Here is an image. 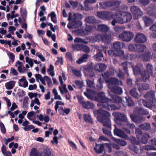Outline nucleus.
<instances>
[{"mask_svg":"<svg viewBox=\"0 0 156 156\" xmlns=\"http://www.w3.org/2000/svg\"><path fill=\"white\" fill-rule=\"evenodd\" d=\"M143 20L144 22L145 26L147 27L151 25L153 22L152 19L148 17L145 16L143 18Z\"/></svg>","mask_w":156,"mask_h":156,"instance_id":"a19ab883","label":"nucleus"},{"mask_svg":"<svg viewBox=\"0 0 156 156\" xmlns=\"http://www.w3.org/2000/svg\"><path fill=\"white\" fill-rule=\"evenodd\" d=\"M140 149L141 151H143L144 149L147 151L156 150V148L155 147L153 146L148 145H145L143 147H140Z\"/></svg>","mask_w":156,"mask_h":156,"instance_id":"79ce46f5","label":"nucleus"},{"mask_svg":"<svg viewBox=\"0 0 156 156\" xmlns=\"http://www.w3.org/2000/svg\"><path fill=\"white\" fill-rule=\"evenodd\" d=\"M18 83L19 86L25 88L27 87L28 85V83L24 76H23L19 80Z\"/></svg>","mask_w":156,"mask_h":156,"instance_id":"c756f323","label":"nucleus"},{"mask_svg":"<svg viewBox=\"0 0 156 156\" xmlns=\"http://www.w3.org/2000/svg\"><path fill=\"white\" fill-rule=\"evenodd\" d=\"M137 86L138 90L140 92L143 90H147L149 88V85L146 83H139Z\"/></svg>","mask_w":156,"mask_h":156,"instance_id":"c85d7f7f","label":"nucleus"},{"mask_svg":"<svg viewBox=\"0 0 156 156\" xmlns=\"http://www.w3.org/2000/svg\"><path fill=\"white\" fill-rule=\"evenodd\" d=\"M93 113L98 122L103 123V126L111 129L112 124L110 118L111 114L108 112L100 108L98 110H94Z\"/></svg>","mask_w":156,"mask_h":156,"instance_id":"f257e3e1","label":"nucleus"},{"mask_svg":"<svg viewBox=\"0 0 156 156\" xmlns=\"http://www.w3.org/2000/svg\"><path fill=\"white\" fill-rule=\"evenodd\" d=\"M149 143L156 146V138H154L149 140Z\"/></svg>","mask_w":156,"mask_h":156,"instance_id":"774afa93","label":"nucleus"},{"mask_svg":"<svg viewBox=\"0 0 156 156\" xmlns=\"http://www.w3.org/2000/svg\"><path fill=\"white\" fill-rule=\"evenodd\" d=\"M150 138L148 133H146L143 135L140 139V141L144 144H146L147 142L148 139Z\"/></svg>","mask_w":156,"mask_h":156,"instance_id":"e433bc0d","label":"nucleus"},{"mask_svg":"<svg viewBox=\"0 0 156 156\" xmlns=\"http://www.w3.org/2000/svg\"><path fill=\"white\" fill-rule=\"evenodd\" d=\"M72 14L70 12L68 20L69 22L67 25V27L69 29L74 28L77 27L78 26V14L75 13L72 16Z\"/></svg>","mask_w":156,"mask_h":156,"instance_id":"423d86ee","label":"nucleus"},{"mask_svg":"<svg viewBox=\"0 0 156 156\" xmlns=\"http://www.w3.org/2000/svg\"><path fill=\"white\" fill-rule=\"evenodd\" d=\"M130 10L136 19H138L143 15V12L137 6L133 5L131 7Z\"/></svg>","mask_w":156,"mask_h":156,"instance_id":"2eb2a0df","label":"nucleus"},{"mask_svg":"<svg viewBox=\"0 0 156 156\" xmlns=\"http://www.w3.org/2000/svg\"><path fill=\"white\" fill-rule=\"evenodd\" d=\"M89 56V55L87 53L83 54L81 58L79 59V64H81L83 62H86Z\"/></svg>","mask_w":156,"mask_h":156,"instance_id":"09e8293b","label":"nucleus"},{"mask_svg":"<svg viewBox=\"0 0 156 156\" xmlns=\"http://www.w3.org/2000/svg\"><path fill=\"white\" fill-rule=\"evenodd\" d=\"M35 76L36 78V81L39 82V80H40L41 82L44 85H46V82L44 80V77L43 78L42 76L39 74H37L35 75Z\"/></svg>","mask_w":156,"mask_h":156,"instance_id":"49530a36","label":"nucleus"},{"mask_svg":"<svg viewBox=\"0 0 156 156\" xmlns=\"http://www.w3.org/2000/svg\"><path fill=\"white\" fill-rule=\"evenodd\" d=\"M115 84H109L108 87L110 89L111 91L114 93L116 94H121L122 92V89L121 87L113 85Z\"/></svg>","mask_w":156,"mask_h":156,"instance_id":"f3484780","label":"nucleus"},{"mask_svg":"<svg viewBox=\"0 0 156 156\" xmlns=\"http://www.w3.org/2000/svg\"><path fill=\"white\" fill-rule=\"evenodd\" d=\"M129 92L131 95L134 98L138 99L139 98V95L138 94L136 89H131Z\"/></svg>","mask_w":156,"mask_h":156,"instance_id":"c03bdc74","label":"nucleus"},{"mask_svg":"<svg viewBox=\"0 0 156 156\" xmlns=\"http://www.w3.org/2000/svg\"><path fill=\"white\" fill-rule=\"evenodd\" d=\"M139 3L142 5H146L148 4L149 0H139Z\"/></svg>","mask_w":156,"mask_h":156,"instance_id":"0e129e2a","label":"nucleus"},{"mask_svg":"<svg viewBox=\"0 0 156 156\" xmlns=\"http://www.w3.org/2000/svg\"><path fill=\"white\" fill-rule=\"evenodd\" d=\"M52 92L55 95V99L62 100V98L61 96L58 94V93L55 88H54Z\"/></svg>","mask_w":156,"mask_h":156,"instance_id":"13d9d810","label":"nucleus"},{"mask_svg":"<svg viewBox=\"0 0 156 156\" xmlns=\"http://www.w3.org/2000/svg\"><path fill=\"white\" fill-rule=\"evenodd\" d=\"M108 54L111 57H121L123 56L124 52L123 50H119L112 47L111 50L108 51Z\"/></svg>","mask_w":156,"mask_h":156,"instance_id":"dca6fc26","label":"nucleus"},{"mask_svg":"<svg viewBox=\"0 0 156 156\" xmlns=\"http://www.w3.org/2000/svg\"><path fill=\"white\" fill-rule=\"evenodd\" d=\"M139 127L144 131H147L151 129V125L149 123H145L139 125Z\"/></svg>","mask_w":156,"mask_h":156,"instance_id":"f704fd0d","label":"nucleus"},{"mask_svg":"<svg viewBox=\"0 0 156 156\" xmlns=\"http://www.w3.org/2000/svg\"><path fill=\"white\" fill-rule=\"evenodd\" d=\"M137 57L140 60L144 62L148 61L152 58V55L149 51H146L143 53L139 54Z\"/></svg>","mask_w":156,"mask_h":156,"instance_id":"4468645a","label":"nucleus"},{"mask_svg":"<svg viewBox=\"0 0 156 156\" xmlns=\"http://www.w3.org/2000/svg\"><path fill=\"white\" fill-rule=\"evenodd\" d=\"M85 21L87 23L91 24L95 23L97 22V20L93 16H89L86 17Z\"/></svg>","mask_w":156,"mask_h":156,"instance_id":"4c0bfd02","label":"nucleus"},{"mask_svg":"<svg viewBox=\"0 0 156 156\" xmlns=\"http://www.w3.org/2000/svg\"><path fill=\"white\" fill-rule=\"evenodd\" d=\"M83 119L84 121L87 122H89L91 124L93 123V119L89 115L85 114L83 115Z\"/></svg>","mask_w":156,"mask_h":156,"instance_id":"58836bf2","label":"nucleus"},{"mask_svg":"<svg viewBox=\"0 0 156 156\" xmlns=\"http://www.w3.org/2000/svg\"><path fill=\"white\" fill-rule=\"evenodd\" d=\"M99 66H100V72H102L105 70L107 67L106 66L104 63L99 64Z\"/></svg>","mask_w":156,"mask_h":156,"instance_id":"e2e57ef3","label":"nucleus"},{"mask_svg":"<svg viewBox=\"0 0 156 156\" xmlns=\"http://www.w3.org/2000/svg\"><path fill=\"white\" fill-rule=\"evenodd\" d=\"M48 17L51 16V21L54 23H56V15L55 12H52L51 14H48Z\"/></svg>","mask_w":156,"mask_h":156,"instance_id":"6e6d98bb","label":"nucleus"},{"mask_svg":"<svg viewBox=\"0 0 156 156\" xmlns=\"http://www.w3.org/2000/svg\"><path fill=\"white\" fill-rule=\"evenodd\" d=\"M97 14L98 18L105 20H110L114 18V16L113 12L109 11L98 12Z\"/></svg>","mask_w":156,"mask_h":156,"instance_id":"1a4fd4ad","label":"nucleus"},{"mask_svg":"<svg viewBox=\"0 0 156 156\" xmlns=\"http://www.w3.org/2000/svg\"><path fill=\"white\" fill-rule=\"evenodd\" d=\"M131 67L133 68L134 73L135 75L140 74L141 76V73L142 71L139 67L137 66H134L133 64H132V66Z\"/></svg>","mask_w":156,"mask_h":156,"instance_id":"ea45409f","label":"nucleus"},{"mask_svg":"<svg viewBox=\"0 0 156 156\" xmlns=\"http://www.w3.org/2000/svg\"><path fill=\"white\" fill-rule=\"evenodd\" d=\"M138 105L141 107H151L150 103L148 101H146L144 99H140L137 101Z\"/></svg>","mask_w":156,"mask_h":156,"instance_id":"cd10ccee","label":"nucleus"},{"mask_svg":"<svg viewBox=\"0 0 156 156\" xmlns=\"http://www.w3.org/2000/svg\"><path fill=\"white\" fill-rule=\"evenodd\" d=\"M94 28L95 27L94 26L87 25L84 28V30L88 34L89 32H91Z\"/></svg>","mask_w":156,"mask_h":156,"instance_id":"bf43d9fd","label":"nucleus"},{"mask_svg":"<svg viewBox=\"0 0 156 156\" xmlns=\"http://www.w3.org/2000/svg\"><path fill=\"white\" fill-rule=\"evenodd\" d=\"M114 141L121 146H124L127 144L126 142L124 140L117 139H115Z\"/></svg>","mask_w":156,"mask_h":156,"instance_id":"603ef678","label":"nucleus"},{"mask_svg":"<svg viewBox=\"0 0 156 156\" xmlns=\"http://www.w3.org/2000/svg\"><path fill=\"white\" fill-rule=\"evenodd\" d=\"M15 66L17 67L20 73H24L25 72V69L23 63L19 61L16 62Z\"/></svg>","mask_w":156,"mask_h":156,"instance_id":"bb28decb","label":"nucleus"},{"mask_svg":"<svg viewBox=\"0 0 156 156\" xmlns=\"http://www.w3.org/2000/svg\"><path fill=\"white\" fill-rule=\"evenodd\" d=\"M115 118L116 120L122 122H126L127 121V119L126 115L121 113H119L116 116Z\"/></svg>","mask_w":156,"mask_h":156,"instance_id":"7c9ffc66","label":"nucleus"},{"mask_svg":"<svg viewBox=\"0 0 156 156\" xmlns=\"http://www.w3.org/2000/svg\"><path fill=\"white\" fill-rule=\"evenodd\" d=\"M44 80L45 82L46 81L47 83L49 84L51 83V79L48 76H45L44 77Z\"/></svg>","mask_w":156,"mask_h":156,"instance_id":"338daca9","label":"nucleus"},{"mask_svg":"<svg viewBox=\"0 0 156 156\" xmlns=\"http://www.w3.org/2000/svg\"><path fill=\"white\" fill-rule=\"evenodd\" d=\"M132 63L128 62H124L122 63L121 66L123 67L126 74L129 76V70L128 68L129 66H132Z\"/></svg>","mask_w":156,"mask_h":156,"instance_id":"a878e982","label":"nucleus"},{"mask_svg":"<svg viewBox=\"0 0 156 156\" xmlns=\"http://www.w3.org/2000/svg\"><path fill=\"white\" fill-rule=\"evenodd\" d=\"M114 72L110 70L107 71L102 74V77L105 80V82L109 84H115L116 85L122 84V82L121 81H119L118 79L115 77L110 78L111 76L113 75Z\"/></svg>","mask_w":156,"mask_h":156,"instance_id":"f03ea898","label":"nucleus"},{"mask_svg":"<svg viewBox=\"0 0 156 156\" xmlns=\"http://www.w3.org/2000/svg\"><path fill=\"white\" fill-rule=\"evenodd\" d=\"M114 126L115 128L114 130L113 133L115 135L126 139L129 138L128 136L124 132L120 129L116 128L115 125H114Z\"/></svg>","mask_w":156,"mask_h":156,"instance_id":"a211bd4d","label":"nucleus"},{"mask_svg":"<svg viewBox=\"0 0 156 156\" xmlns=\"http://www.w3.org/2000/svg\"><path fill=\"white\" fill-rule=\"evenodd\" d=\"M122 14H121V17L117 19V21L119 23L123 24L129 22L132 18L131 14L129 12H123Z\"/></svg>","mask_w":156,"mask_h":156,"instance_id":"9b49d317","label":"nucleus"},{"mask_svg":"<svg viewBox=\"0 0 156 156\" xmlns=\"http://www.w3.org/2000/svg\"><path fill=\"white\" fill-rule=\"evenodd\" d=\"M133 34L132 32L124 30L119 35V37L122 41L129 42L133 38Z\"/></svg>","mask_w":156,"mask_h":156,"instance_id":"f8f14e48","label":"nucleus"},{"mask_svg":"<svg viewBox=\"0 0 156 156\" xmlns=\"http://www.w3.org/2000/svg\"><path fill=\"white\" fill-rule=\"evenodd\" d=\"M51 151L48 148L44 149L43 151H41L39 154V156H51Z\"/></svg>","mask_w":156,"mask_h":156,"instance_id":"72a5a7b5","label":"nucleus"},{"mask_svg":"<svg viewBox=\"0 0 156 156\" xmlns=\"http://www.w3.org/2000/svg\"><path fill=\"white\" fill-rule=\"evenodd\" d=\"M54 70V67L52 65L50 64L49 68L48 69L47 71L48 73L49 74L52 76H53L55 75Z\"/></svg>","mask_w":156,"mask_h":156,"instance_id":"864d4df0","label":"nucleus"},{"mask_svg":"<svg viewBox=\"0 0 156 156\" xmlns=\"http://www.w3.org/2000/svg\"><path fill=\"white\" fill-rule=\"evenodd\" d=\"M102 130L103 133L108 136L109 137L112 136V135L110 130H108L106 128H103Z\"/></svg>","mask_w":156,"mask_h":156,"instance_id":"052dcab7","label":"nucleus"},{"mask_svg":"<svg viewBox=\"0 0 156 156\" xmlns=\"http://www.w3.org/2000/svg\"><path fill=\"white\" fill-rule=\"evenodd\" d=\"M109 29V27L107 25L101 24L97 25V30L98 31L106 34L108 31Z\"/></svg>","mask_w":156,"mask_h":156,"instance_id":"5701e85b","label":"nucleus"},{"mask_svg":"<svg viewBox=\"0 0 156 156\" xmlns=\"http://www.w3.org/2000/svg\"><path fill=\"white\" fill-rule=\"evenodd\" d=\"M123 99L125 100V106H122V107H126L127 106L131 107L135 105L134 102L131 98L126 97L123 98Z\"/></svg>","mask_w":156,"mask_h":156,"instance_id":"b1692460","label":"nucleus"},{"mask_svg":"<svg viewBox=\"0 0 156 156\" xmlns=\"http://www.w3.org/2000/svg\"><path fill=\"white\" fill-rule=\"evenodd\" d=\"M87 92H84V94L88 98L90 99L92 97V94L93 93L94 91L90 89H87Z\"/></svg>","mask_w":156,"mask_h":156,"instance_id":"de8ad7c7","label":"nucleus"},{"mask_svg":"<svg viewBox=\"0 0 156 156\" xmlns=\"http://www.w3.org/2000/svg\"><path fill=\"white\" fill-rule=\"evenodd\" d=\"M144 108H135L134 111L136 112V113L141 115H147L149 114L147 110L143 109Z\"/></svg>","mask_w":156,"mask_h":156,"instance_id":"473e14b6","label":"nucleus"},{"mask_svg":"<svg viewBox=\"0 0 156 156\" xmlns=\"http://www.w3.org/2000/svg\"><path fill=\"white\" fill-rule=\"evenodd\" d=\"M144 97L146 99L149 100L148 101L151 102L155 98V92L153 90H151L147 92L144 96Z\"/></svg>","mask_w":156,"mask_h":156,"instance_id":"412c9836","label":"nucleus"},{"mask_svg":"<svg viewBox=\"0 0 156 156\" xmlns=\"http://www.w3.org/2000/svg\"><path fill=\"white\" fill-rule=\"evenodd\" d=\"M111 99L112 101L109 104H108L107 107H117L114 105V103L118 104V107H122V106H125V100L123 98L122 99L120 98L116 95L111 94L110 95Z\"/></svg>","mask_w":156,"mask_h":156,"instance_id":"7ed1b4c3","label":"nucleus"},{"mask_svg":"<svg viewBox=\"0 0 156 156\" xmlns=\"http://www.w3.org/2000/svg\"><path fill=\"white\" fill-rule=\"evenodd\" d=\"M100 41L102 42L109 44L111 41L110 36L106 34H101Z\"/></svg>","mask_w":156,"mask_h":156,"instance_id":"4be33fe9","label":"nucleus"},{"mask_svg":"<svg viewBox=\"0 0 156 156\" xmlns=\"http://www.w3.org/2000/svg\"><path fill=\"white\" fill-rule=\"evenodd\" d=\"M95 99L99 102L102 103V107H107L108 103H111L112 101L105 97V94L103 92H99L97 94Z\"/></svg>","mask_w":156,"mask_h":156,"instance_id":"39448f33","label":"nucleus"},{"mask_svg":"<svg viewBox=\"0 0 156 156\" xmlns=\"http://www.w3.org/2000/svg\"><path fill=\"white\" fill-rule=\"evenodd\" d=\"M101 34H98L94 35V36L86 37L84 39L79 37V43H82L87 44L88 42H95L98 41H100Z\"/></svg>","mask_w":156,"mask_h":156,"instance_id":"0eeeda50","label":"nucleus"},{"mask_svg":"<svg viewBox=\"0 0 156 156\" xmlns=\"http://www.w3.org/2000/svg\"><path fill=\"white\" fill-rule=\"evenodd\" d=\"M81 34L82 36H85L88 35V33L86 32L85 30L83 29H79V35Z\"/></svg>","mask_w":156,"mask_h":156,"instance_id":"69168bd1","label":"nucleus"},{"mask_svg":"<svg viewBox=\"0 0 156 156\" xmlns=\"http://www.w3.org/2000/svg\"><path fill=\"white\" fill-rule=\"evenodd\" d=\"M38 151L36 148L31 149L30 154V156H38Z\"/></svg>","mask_w":156,"mask_h":156,"instance_id":"4d7b16f0","label":"nucleus"},{"mask_svg":"<svg viewBox=\"0 0 156 156\" xmlns=\"http://www.w3.org/2000/svg\"><path fill=\"white\" fill-rule=\"evenodd\" d=\"M146 71L145 70L142 71L141 73V79L144 82L149 79L150 75H153L154 68L150 63H147L146 66Z\"/></svg>","mask_w":156,"mask_h":156,"instance_id":"20e7f679","label":"nucleus"},{"mask_svg":"<svg viewBox=\"0 0 156 156\" xmlns=\"http://www.w3.org/2000/svg\"><path fill=\"white\" fill-rule=\"evenodd\" d=\"M95 59L98 61H101L103 57V54L101 51H99L94 56Z\"/></svg>","mask_w":156,"mask_h":156,"instance_id":"37998d69","label":"nucleus"},{"mask_svg":"<svg viewBox=\"0 0 156 156\" xmlns=\"http://www.w3.org/2000/svg\"><path fill=\"white\" fill-rule=\"evenodd\" d=\"M93 69L94 66L92 62L83 67V69L85 71L88 72V75L91 77H93L95 76V74L93 72Z\"/></svg>","mask_w":156,"mask_h":156,"instance_id":"6ab92c4d","label":"nucleus"},{"mask_svg":"<svg viewBox=\"0 0 156 156\" xmlns=\"http://www.w3.org/2000/svg\"><path fill=\"white\" fill-rule=\"evenodd\" d=\"M117 76L121 80H123L124 78V73L120 69H119L118 71L116 72Z\"/></svg>","mask_w":156,"mask_h":156,"instance_id":"5fc2aeb1","label":"nucleus"},{"mask_svg":"<svg viewBox=\"0 0 156 156\" xmlns=\"http://www.w3.org/2000/svg\"><path fill=\"white\" fill-rule=\"evenodd\" d=\"M131 150L133 151L136 154L139 153V148L136 145H133L131 147Z\"/></svg>","mask_w":156,"mask_h":156,"instance_id":"680f3d73","label":"nucleus"},{"mask_svg":"<svg viewBox=\"0 0 156 156\" xmlns=\"http://www.w3.org/2000/svg\"><path fill=\"white\" fill-rule=\"evenodd\" d=\"M134 40L137 43H144L147 40V38L144 34L140 33L135 36Z\"/></svg>","mask_w":156,"mask_h":156,"instance_id":"aec40b11","label":"nucleus"},{"mask_svg":"<svg viewBox=\"0 0 156 156\" xmlns=\"http://www.w3.org/2000/svg\"><path fill=\"white\" fill-rule=\"evenodd\" d=\"M105 147H107L109 150L112 149V147L110 143H105L98 144L97 143H96V145L94 148V150L98 154H101L105 150Z\"/></svg>","mask_w":156,"mask_h":156,"instance_id":"ddd939ff","label":"nucleus"},{"mask_svg":"<svg viewBox=\"0 0 156 156\" xmlns=\"http://www.w3.org/2000/svg\"><path fill=\"white\" fill-rule=\"evenodd\" d=\"M147 13L150 16L156 17V10L153 7H149L147 9Z\"/></svg>","mask_w":156,"mask_h":156,"instance_id":"2f4dec72","label":"nucleus"},{"mask_svg":"<svg viewBox=\"0 0 156 156\" xmlns=\"http://www.w3.org/2000/svg\"><path fill=\"white\" fill-rule=\"evenodd\" d=\"M129 50L136 51L139 53L144 52L146 51V47L145 45L142 44H133L129 45Z\"/></svg>","mask_w":156,"mask_h":156,"instance_id":"9d476101","label":"nucleus"},{"mask_svg":"<svg viewBox=\"0 0 156 156\" xmlns=\"http://www.w3.org/2000/svg\"><path fill=\"white\" fill-rule=\"evenodd\" d=\"M122 3L121 1H105L99 3L100 8L102 9H106L110 7L115 6L119 7L120 4Z\"/></svg>","mask_w":156,"mask_h":156,"instance_id":"6e6552de","label":"nucleus"},{"mask_svg":"<svg viewBox=\"0 0 156 156\" xmlns=\"http://www.w3.org/2000/svg\"><path fill=\"white\" fill-rule=\"evenodd\" d=\"M122 47V44L119 42H116L113 43V45L112 46V47L119 50H122L121 49V47Z\"/></svg>","mask_w":156,"mask_h":156,"instance_id":"3c124183","label":"nucleus"},{"mask_svg":"<svg viewBox=\"0 0 156 156\" xmlns=\"http://www.w3.org/2000/svg\"><path fill=\"white\" fill-rule=\"evenodd\" d=\"M79 49L86 52H89L90 51V49L88 46L81 44H79Z\"/></svg>","mask_w":156,"mask_h":156,"instance_id":"c9c22d12","label":"nucleus"},{"mask_svg":"<svg viewBox=\"0 0 156 156\" xmlns=\"http://www.w3.org/2000/svg\"><path fill=\"white\" fill-rule=\"evenodd\" d=\"M130 117L133 121L137 124L141 123L143 120L142 117L136 116L135 114L130 115Z\"/></svg>","mask_w":156,"mask_h":156,"instance_id":"393cba45","label":"nucleus"},{"mask_svg":"<svg viewBox=\"0 0 156 156\" xmlns=\"http://www.w3.org/2000/svg\"><path fill=\"white\" fill-rule=\"evenodd\" d=\"M15 82L13 81H10L5 84V86L6 89L11 90L13 88L15 85Z\"/></svg>","mask_w":156,"mask_h":156,"instance_id":"a18cd8bd","label":"nucleus"},{"mask_svg":"<svg viewBox=\"0 0 156 156\" xmlns=\"http://www.w3.org/2000/svg\"><path fill=\"white\" fill-rule=\"evenodd\" d=\"M80 97H79V102L82 105L83 107H91L90 106V103L89 101H83L80 100Z\"/></svg>","mask_w":156,"mask_h":156,"instance_id":"8fccbe9b","label":"nucleus"}]
</instances>
